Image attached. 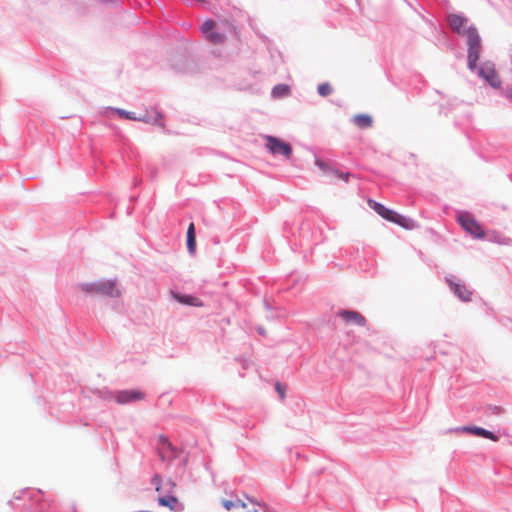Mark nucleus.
<instances>
[{
  "mask_svg": "<svg viewBox=\"0 0 512 512\" xmlns=\"http://www.w3.org/2000/svg\"><path fill=\"white\" fill-rule=\"evenodd\" d=\"M229 30L237 39L240 38V33L235 26L229 21H222L217 24L213 20H206L201 26V31L206 39L213 44H221L226 40V30Z\"/></svg>",
  "mask_w": 512,
  "mask_h": 512,
  "instance_id": "obj_1",
  "label": "nucleus"
},
{
  "mask_svg": "<svg viewBox=\"0 0 512 512\" xmlns=\"http://www.w3.org/2000/svg\"><path fill=\"white\" fill-rule=\"evenodd\" d=\"M369 206L375 210L385 220L395 223L405 229L411 230L416 228V223L413 219L405 217L393 210L386 208L384 205L373 200L368 201Z\"/></svg>",
  "mask_w": 512,
  "mask_h": 512,
  "instance_id": "obj_2",
  "label": "nucleus"
},
{
  "mask_svg": "<svg viewBox=\"0 0 512 512\" xmlns=\"http://www.w3.org/2000/svg\"><path fill=\"white\" fill-rule=\"evenodd\" d=\"M369 206L375 210L385 220L395 223L405 229L411 230L416 228V223L413 219L405 217L393 210L386 208L384 205L373 200L368 201Z\"/></svg>",
  "mask_w": 512,
  "mask_h": 512,
  "instance_id": "obj_3",
  "label": "nucleus"
},
{
  "mask_svg": "<svg viewBox=\"0 0 512 512\" xmlns=\"http://www.w3.org/2000/svg\"><path fill=\"white\" fill-rule=\"evenodd\" d=\"M369 206L375 210L385 220L395 223L405 229L411 230L416 228V223L413 219L405 217L393 210L386 208L384 205L373 200L368 201Z\"/></svg>",
  "mask_w": 512,
  "mask_h": 512,
  "instance_id": "obj_4",
  "label": "nucleus"
},
{
  "mask_svg": "<svg viewBox=\"0 0 512 512\" xmlns=\"http://www.w3.org/2000/svg\"><path fill=\"white\" fill-rule=\"evenodd\" d=\"M81 290L90 295H100L112 298L119 297L121 294L116 282L112 280L81 284Z\"/></svg>",
  "mask_w": 512,
  "mask_h": 512,
  "instance_id": "obj_5",
  "label": "nucleus"
},
{
  "mask_svg": "<svg viewBox=\"0 0 512 512\" xmlns=\"http://www.w3.org/2000/svg\"><path fill=\"white\" fill-rule=\"evenodd\" d=\"M468 44V66L470 69L476 67L481 49L480 37L476 28H468L463 32Z\"/></svg>",
  "mask_w": 512,
  "mask_h": 512,
  "instance_id": "obj_6",
  "label": "nucleus"
},
{
  "mask_svg": "<svg viewBox=\"0 0 512 512\" xmlns=\"http://www.w3.org/2000/svg\"><path fill=\"white\" fill-rule=\"evenodd\" d=\"M266 143L265 146L269 150V152L273 155H281L285 158H289L292 154V147L290 144L284 142L283 140L266 135L264 137Z\"/></svg>",
  "mask_w": 512,
  "mask_h": 512,
  "instance_id": "obj_7",
  "label": "nucleus"
},
{
  "mask_svg": "<svg viewBox=\"0 0 512 512\" xmlns=\"http://www.w3.org/2000/svg\"><path fill=\"white\" fill-rule=\"evenodd\" d=\"M458 222L461 227L473 237L483 238L485 236L483 229L471 214L466 212L460 213L458 215Z\"/></svg>",
  "mask_w": 512,
  "mask_h": 512,
  "instance_id": "obj_8",
  "label": "nucleus"
},
{
  "mask_svg": "<svg viewBox=\"0 0 512 512\" xmlns=\"http://www.w3.org/2000/svg\"><path fill=\"white\" fill-rule=\"evenodd\" d=\"M159 456L162 461H171L178 457V451L176 447L172 445L169 439L163 435H160L159 438Z\"/></svg>",
  "mask_w": 512,
  "mask_h": 512,
  "instance_id": "obj_9",
  "label": "nucleus"
},
{
  "mask_svg": "<svg viewBox=\"0 0 512 512\" xmlns=\"http://www.w3.org/2000/svg\"><path fill=\"white\" fill-rule=\"evenodd\" d=\"M479 75L485 79L493 88L501 86V80L493 64H484L480 67Z\"/></svg>",
  "mask_w": 512,
  "mask_h": 512,
  "instance_id": "obj_10",
  "label": "nucleus"
},
{
  "mask_svg": "<svg viewBox=\"0 0 512 512\" xmlns=\"http://www.w3.org/2000/svg\"><path fill=\"white\" fill-rule=\"evenodd\" d=\"M152 483L156 486V491L160 495H175L176 493L177 484L172 479L162 482L161 477L156 474L152 478Z\"/></svg>",
  "mask_w": 512,
  "mask_h": 512,
  "instance_id": "obj_11",
  "label": "nucleus"
},
{
  "mask_svg": "<svg viewBox=\"0 0 512 512\" xmlns=\"http://www.w3.org/2000/svg\"><path fill=\"white\" fill-rule=\"evenodd\" d=\"M144 393L139 390H124L116 394L115 399L119 404H126L130 402L143 400Z\"/></svg>",
  "mask_w": 512,
  "mask_h": 512,
  "instance_id": "obj_12",
  "label": "nucleus"
},
{
  "mask_svg": "<svg viewBox=\"0 0 512 512\" xmlns=\"http://www.w3.org/2000/svg\"><path fill=\"white\" fill-rule=\"evenodd\" d=\"M448 23L450 28L456 33L463 36V32L468 28H473L472 26H468V19L464 16L458 14H451L448 16Z\"/></svg>",
  "mask_w": 512,
  "mask_h": 512,
  "instance_id": "obj_13",
  "label": "nucleus"
},
{
  "mask_svg": "<svg viewBox=\"0 0 512 512\" xmlns=\"http://www.w3.org/2000/svg\"><path fill=\"white\" fill-rule=\"evenodd\" d=\"M157 502L161 506L168 507L171 511H184V505L179 501L176 495H160L157 498Z\"/></svg>",
  "mask_w": 512,
  "mask_h": 512,
  "instance_id": "obj_14",
  "label": "nucleus"
},
{
  "mask_svg": "<svg viewBox=\"0 0 512 512\" xmlns=\"http://www.w3.org/2000/svg\"><path fill=\"white\" fill-rule=\"evenodd\" d=\"M338 316L343 319L346 324H355L357 326H365V317L357 311L342 310L338 313Z\"/></svg>",
  "mask_w": 512,
  "mask_h": 512,
  "instance_id": "obj_15",
  "label": "nucleus"
},
{
  "mask_svg": "<svg viewBox=\"0 0 512 512\" xmlns=\"http://www.w3.org/2000/svg\"><path fill=\"white\" fill-rule=\"evenodd\" d=\"M462 431L464 432H467V433H470V434H473V435H476V436H480V437H484V438H487V439H490L494 442L498 441V437L492 433L491 431H488L484 428H481V427H477V426H465L462 428Z\"/></svg>",
  "mask_w": 512,
  "mask_h": 512,
  "instance_id": "obj_16",
  "label": "nucleus"
},
{
  "mask_svg": "<svg viewBox=\"0 0 512 512\" xmlns=\"http://www.w3.org/2000/svg\"><path fill=\"white\" fill-rule=\"evenodd\" d=\"M353 124L359 129H368L373 126V117L369 114H356L352 118Z\"/></svg>",
  "mask_w": 512,
  "mask_h": 512,
  "instance_id": "obj_17",
  "label": "nucleus"
},
{
  "mask_svg": "<svg viewBox=\"0 0 512 512\" xmlns=\"http://www.w3.org/2000/svg\"><path fill=\"white\" fill-rule=\"evenodd\" d=\"M450 288L453 292L462 300V301H470L472 293L466 288V286L454 283L451 280L448 281Z\"/></svg>",
  "mask_w": 512,
  "mask_h": 512,
  "instance_id": "obj_18",
  "label": "nucleus"
},
{
  "mask_svg": "<svg viewBox=\"0 0 512 512\" xmlns=\"http://www.w3.org/2000/svg\"><path fill=\"white\" fill-rule=\"evenodd\" d=\"M187 249L193 254L196 251V235H195V226L191 223L187 229Z\"/></svg>",
  "mask_w": 512,
  "mask_h": 512,
  "instance_id": "obj_19",
  "label": "nucleus"
},
{
  "mask_svg": "<svg viewBox=\"0 0 512 512\" xmlns=\"http://www.w3.org/2000/svg\"><path fill=\"white\" fill-rule=\"evenodd\" d=\"M176 299L180 303L187 304L190 306L201 307L203 305L199 298L189 295L176 296Z\"/></svg>",
  "mask_w": 512,
  "mask_h": 512,
  "instance_id": "obj_20",
  "label": "nucleus"
},
{
  "mask_svg": "<svg viewBox=\"0 0 512 512\" xmlns=\"http://www.w3.org/2000/svg\"><path fill=\"white\" fill-rule=\"evenodd\" d=\"M289 87L287 85H277L273 88V95L276 97H283L288 95Z\"/></svg>",
  "mask_w": 512,
  "mask_h": 512,
  "instance_id": "obj_21",
  "label": "nucleus"
},
{
  "mask_svg": "<svg viewBox=\"0 0 512 512\" xmlns=\"http://www.w3.org/2000/svg\"><path fill=\"white\" fill-rule=\"evenodd\" d=\"M318 93L322 97H326L332 93V87L329 83H322L318 86Z\"/></svg>",
  "mask_w": 512,
  "mask_h": 512,
  "instance_id": "obj_22",
  "label": "nucleus"
},
{
  "mask_svg": "<svg viewBox=\"0 0 512 512\" xmlns=\"http://www.w3.org/2000/svg\"><path fill=\"white\" fill-rule=\"evenodd\" d=\"M331 174L337 178L342 179L345 182H347L350 177L349 173H344V172L338 171L336 169L331 170Z\"/></svg>",
  "mask_w": 512,
  "mask_h": 512,
  "instance_id": "obj_23",
  "label": "nucleus"
},
{
  "mask_svg": "<svg viewBox=\"0 0 512 512\" xmlns=\"http://www.w3.org/2000/svg\"><path fill=\"white\" fill-rule=\"evenodd\" d=\"M316 165L323 170L324 172L331 173L332 168H330L325 162L321 160H316Z\"/></svg>",
  "mask_w": 512,
  "mask_h": 512,
  "instance_id": "obj_24",
  "label": "nucleus"
},
{
  "mask_svg": "<svg viewBox=\"0 0 512 512\" xmlns=\"http://www.w3.org/2000/svg\"><path fill=\"white\" fill-rule=\"evenodd\" d=\"M117 112L119 113V115L121 117H124L126 119H130V120H137V118L131 112H126L124 110H118Z\"/></svg>",
  "mask_w": 512,
  "mask_h": 512,
  "instance_id": "obj_25",
  "label": "nucleus"
},
{
  "mask_svg": "<svg viewBox=\"0 0 512 512\" xmlns=\"http://www.w3.org/2000/svg\"><path fill=\"white\" fill-rule=\"evenodd\" d=\"M222 505L227 511H230L235 506V503L230 500H223Z\"/></svg>",
  "mask_w": 512,
  "mask_h": 512,
  "instance_id": "obj_26",
  "label": "nucleus"
},
{
  "mask_svg": "<svg viewBox=\"0 0 512 512\" xmlns=\"http://www.w3.org/2000/svg\"><path fill=\"white\" fill-rule=\"evenodd\" d=\"M275 388H276L277 392L279 393L280 397L283 399L285 397L284 387L280 383H277Z\"/></svg>",
  "mask_w": 512,
  "mask_h": 512,
  "instance_id": "obj_27",
  "label": "nucleus"
},
{
  "mask_svg": "<svg viewBox=\"0 0 512 512\" xmlns=\"http://www.w3.org/2000/svg\"><path fill=\"white\" fill-rule=\"evenodd\" d=\"M237 505L242 507V508H246L247 507V504L244 501H242V500H238Z\"/></svg>",
  "mask_w": 512,
  "mask_h": 512,
  "instance_id": "obj_28",
  "label": "nucleus"
},
{
  "mask_svg": "<svg viewBox=\"0 0 512 512\" xmlns=\"http://www.w3.org/2000/svg\"><path fill=\"white\" fill-rule=\"evenodd\" d=\"M508 97L512 101V87L508 90Z\"/></svg>",
  "mask_w": 512,
  "mask_h": 512,
  "instance_id": "obj_29",
  "label": "nucleus"
},
{
  "mask_svg": "<svg viewBox=\"0 0 512 512\" xmlns=\"http://www.w3.org/2000/svg\"><path fill=\"white\" fill-rule=\"evenodd\" d=\"M247 499H248L251 503H255V504H257V505L261 506V504H260L259 502H256L255 500H253V499H251V498H249V497H247Z\"/></svg>",
  "mask_w": 512,
  "mask_h": 512,
  "instance_id": "obj_30",
  "label": "nucleus"
},
{
  "mask_svg": "<svg viewBox=\"0 0 512 512\" xmlns=\"http://www.w3.org/2000/svg\"><path fill=\"white\" fill-rule=\"evenodd\" d=\"M511 64H512V53H511Z\"/></svg>",
  "mask_w": 512,
  "mask_h": 512,
  "instance_id": "obj_31",
  "label": "nucleus"
}]
</instances>
